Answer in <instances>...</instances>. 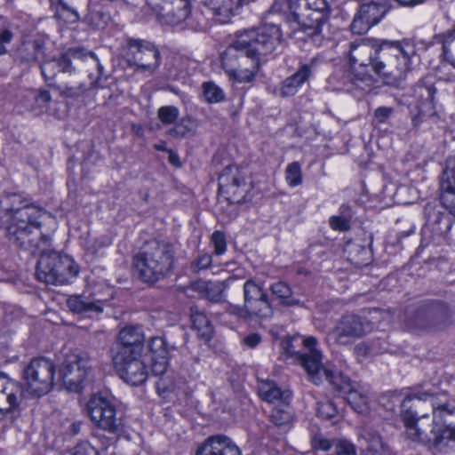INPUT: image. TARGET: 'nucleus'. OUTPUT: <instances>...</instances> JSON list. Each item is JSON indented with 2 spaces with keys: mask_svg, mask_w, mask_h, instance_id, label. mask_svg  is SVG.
Wrapping results in <instances>:
<instances>
[{
  "mask_svg": "<svg viewBox=\"0 0 455 455\" xmlns=\"http://www.w3.org/2000/svg\"><path fill=\"white\" fill-rule=\"evenodd\" d=\"M417 60L416 45L410 40L383 41L376 49L368 44L350 45L351 66H371L374 73L387 85L398 86Z\"/></svg>",
  "mask_w": 455,
  "mask_h": 455,
  "instance_id": "1",
  "label": "nucleus"
},
{
  "mask_svg": "<svg viewBox=\"0 0 455 455\" xmlns=\"http://www.w3.org/2000/svg\"><path fill=\"white\" fill-rule=\"evenodd\" d=\"M0 213H4L7 217V234L10 239L36 247H39V243L29 236L39 231L42 219H52L43 208L16 192H4L0 196Z\"/></svg>",
  "mask_w": 455,
  "mask_h": 455,
  "instance_id": "2",
  "label": "nucleus"
},
{
  "mask_svg": "<svg viewBox=\"0 0 455 455\" xmlns=\"http://www.w3.org/2000/svg\"><path fill=\"white\" fill-rule=\"evenodd\" d=\"M401 417L408 438L429 450H440L448 441H455V427L451 421L444 422L428 415L417 417L410 410L403 411Z\"/></svg>",
  "mask_w": 455,
  "mask_h": 455,
  "instance_id": "3",
  "label": "nucleus"
},
{
  "mask_svg": "<svg viewBox=\"0 0 455 455\" xmlns=\"http://www.w3.org/2000/svg\"><path fill=\"white\" fill-rule=\"evenodd\" d=\"M77 68L85 69L92 85L102 76L103 67L99 59L94 53L83 49H70L59 59L44 61L40 66L41 74L50 86L57 83L54 79L59 72L71 75Z\"/></svg>",
  "mask_w": 455,
  "mask_h": 455,
  "instance_id": "4",
  "label": "nucleus"
},
{
  "mask_svg": "<svg viewBox=\"0 0 455 455\" xmlns=\"http://www.w3.org/2000/svg\"><path fill=\"white\" fill-rule=\"evenodd\" d=\"M292 20L312 38L324 37L330 9L326 0H287Z\"/></svg>",
  "mask_w": 455,
  "mask_h": 455,
  "instance_id": "5",
  "label": "nucleus"
},
{
  "mask_svg": "<svg viewBox=\"0 0 455 455\" xmlns=\"http://www.w3.org/2000/svg\"><path fill=\"white\" fill-rule=\"evenodd\" d=\"M302 343L306 347L309 348V352L299 354L298 360L315 384H319L322 380V376H324L333 387L342 395H346L355 388L347 376L341 372L323 368L321 363L322 355L320 352L315 348L316 344L315 338L308 337L304 339Z\"/></svg>",
  "mask_w": 455,
  "mask_h": 455,
  "instance_id": "6",
  "label": "nucleus"
},
{
  "mask_svg": "<svg viewBox=\"0 0 455 455\" xmlns=\"http://www.w3.org/2000/svg\"><path fill=\"white\" fill-rule=\"evenodd\" d=\"M79 269L73 259L57 251H42L36 265V278L43 283L62 285L71 282Z\"/></svg>",
  "mask_w": 455,
  "mask_h": 455,
  "instance_id": "7",
  "label": "nucleus"
},
{
  "mask_svg": "<svg viewBox=\"0 0 455 455\" xmlns=\"http://www.w3.org/2000/svg\"><path fill=\"white\" fill-rule=\"evenodd\" d=\"M222 67L228 77L237 83H250L259 68V61L252 56L238 38L222 54Z\"/></svg>",
  "mask_w": 455,
  "mask_h": 455,
  "instance_id": "8",
  "label": "nucleus"
},
{
  "mask_svg": "<svg viewBox=\"0 0 455 455\" xmlns=\"http://www.w3.org/2000/svg\"><path fill=\"white\" fill-rule=\"evenodd\" d=\"M451 317V312L445 303L428 302L416 308L413 315L406 320L405 326L413 331L434 333L448 327Z\"/></svg>",
  "mask_w": 455,
  "mask_h": 455,
  "instance_id": "9",
  "label": "nucleus"
},
{
  "mask_svg": "<svg viewBox=\"0 0 455 455\" xmlns=\"http://www.w3.org/2000/svg\"><path fill=\"white\" fill-rule=\"evenodd\" d=\"M173 264L172 245L151 241L144 246V283H154L168 274Z\"/></svg>",
  "mask_w": 455,
  "mask_h": 455,
  "instance_id": "10",
  "label": "nucleus"
},
{
  "mask_svg": "<svg viewBox=\"0 0 455 455\" xmlns=\"http://www.w3.org/2000/svg\"><path fill=\"white\" fill-rule=\"evenodd\" d=\"M54 374L52 361L44 357L32 359L23 370L26 391L34 397L48 394L53 387Z\"/></svg>",
  "mask_w": 455,
  "mask_h": 455,
  "instance_id": "11",
  "label": "nucleus"
},
{
  "mask_svg": "<svg viewBox=\"0 0 455 455\" xmlns=\"http://www.w3.org/2000/svg\"><path fill=\"white\" fill-rule=\"evenodd\" d=\"M92 371L90 356L81 351L68 353L59 370L60 378L65 387L73 392H79Z\"/></svg>",
  "mask_w": 455,
  "mask_h": 455,
  "instance_id": "12",
  "label": "nucleus"
},
{
  "mask_svg": "<svg viewBox=\"0 0 455 455\" xmlns=\"http://www.w3.org/2000/svg\"><path fill=\"white\" fill-rule=\"evenodd\" d=\"M239 44L244 45L259 61V57L271 53L281 38L280 28L266 24L255 29L245 30L238 36Z\"/></svg>",
  "mask_w": 455,
  "mask_h": 455,
  "instance_id": "13",
  "label": "nucleus"
},
{
  "mask_svg": "<svg viewBox=\"0 0 455 455\" xmlns=\"http://www.w3.org/2000/svg\"><path fill=\"white\" fill-rule=\"evenodd\" d=\"M240 315L261 319L273 315L267 294L252 280H247L243 284V307L240 309Z\"/></svg>",
  "mask_w": 455,
  "mask_h": 455,
  "instance_id": "14",
  "label": "nucleus"
},
{
  "mask_svg": "<svg viewBox=\"0 0 455 455\" xmlns=\"http://www.w3.org/2000/svg\"><path fill=\"white\" fill-rule=\"evenodd\" d=\"M86 408L92 421L99 427L109 433H116L118 430L116 411L111 401L102 395H94L90 398Z\"/></svg>",
  "mask_w": 455,
  "mask_h": 455,
  "instance_id": "15",
  "label": "nucleus"
},
{
  "mask_svg": "<svg viewBox=\"0 0 455 455\" xmlns=\"http://www.w3.org/2000/svg\"><path fill=\"white\" fill-rule=\"evenodd\" d=\"M246 172L237 165L226 166L219 177L220 191L226 195L227 199L239 203L247 191Z\"/></svg>",
  "mask_w": 455,
  "mask_h": 455,
  "instance_id": "16",
  "label": "nucleus"
},
{
  "mask_svg": "<svg viewBox=\"0 0 455 455\" xmlns=\"http://www.w3.org/2000/svg\"><path fill=\"white\" fill-rule=\"evenodd\" d=\"M371 329V323L366 319L356 315H346L338 321L333 334L339 344L347 345L364 336Z\"/></svg>",
  "mask_w": 455,
  "mask_h": 455,
  "instance_id": "17",
  "label": "nucleus"
},
{
  "mask_svg": "<svg viewBox=\"0 0 455 455\" xmlns=\"http://www.w3.org/2000/svg\"><path fill=\"white\" fill-rule=\"evenodd\" d=\"M192 0H168L163 1V4L152 6L158 20L168 25H179L190 14Z\"/></svg>",
  "mask_w": 455,
  "mask_h": 455,
  "instance_id": "18",
  "label": "nucleus"
},
{
  "mask_svg": "<svg viewBox=\"0 0 455 455\" xmlns=\"http://www.w3.org/2000/svg\"><path fill=\"white\" fill-rule=\"evenodd\" d=\"M142 355L113 354L112 361L121 378L131 386L142 383Z\"/></svg>",
  "mask_w": 455,
  "mask_h": 455,
  "instance_id": "19",
  "label": "nucleus"
},
{
  "mask_svg": "<svg viewBox=\"0 0 455 455\" xmlns=\"http://www.w3.org/2000/svg\"><path fill=\"white\" fill-rule=\"evenodd\" d=\"M436 88L427 78L419 80L415 87L414 92L418 99L419 114L412 118L414 126H418L421 116H433L435 115V94Z\"/></svg>",
  "mask_w": 455,
  "mask_h": 455,
  "instance_id": "20",
  "label": "nucleus"
},
{
  "mask_svg": "<svg viewBox=\"0 0 455 455\" xmlns=\"http://www.w3.org/2000/svg\"><path fill=\"white\" fill-rule=\"evenodd\" d=\"M386 11L380 4L371 2L362 4L350 25L351 31L358 35L366 33L382 19Z\"/></svg>",
  "mask_w": 455,
  "mask_h": 455,
  "instance_id": "21",
  "label": "nucleus"
},
{
  "mask_svg": "<svg viewBox=\"0 0 455 455\" xmlns=\"http://www.w3.org/2000/svg\"><path fill=\"white\" fill-rule=\"evenodd\" d=\"M196 455H242L239 447L227 435L207 437L196 449Z\"/></svg>",
  "mask_w": 455,
  "mask_h": 455,
  "instance_id": "22",
  "label": "nucleus"
},
{
  "mask_svg": "<svg viewBox=\"0 0 455 455\" xmlns=\"http://www.w3.org/2000/svg\"><path fill=\"white\" fill-rule=\"evenodd\" d=\"M316 64L317 59L313 58L309 62L302 64L294 74L286 77L281 84L280 96L286 98L295 95L299 89L309 81Z\"/></svg>",
  "mask_w": 455,
  "mask_h": 455,
  "instance_id": "23",
  "label": "nucleus"
},
{
  "mask_svg": "<svg viewBox=\"0 0 455 455\" xmlns=\"http://www.w3.org/2000/svg\"><path fill=\"white\" fill-rule=\"evenodd\" d=\"M22 395L23 389L19 382L0 373V411L9 412L17 408Z\"/></svg>",
  "mask_w": 455,
  "mask_h": 455,
  "instance_id": "24",
  "label": "nucleus"
},
{
  "mask_svg": "<svg viewBox=\"0 0 455 455\" xmlns=\"http://www.w3.org/2000/svg\"><path fill=\"white\" fill-rule=\"evenodd\" d=\"M442 204L455 217V156L446 162V168L440 181Z\"/></svg>",
  "mask_w": 455,
  "mask_h": 455,
  "instance_id": "25",
  "label": "nucleus"
},
{
  "mask_svg": "<svg viewBox=\"0 0 455 455\" xmlns=\"http://www.w3.org/2000/svg\"><path fill=\"white\" fill-rule=\"evenodd\" d=\"M413 398L428 402L433 408V418L435 419L448 422L451 421V418L455 417V405L449 403L445 394L418 392L413 395Z\"/></svg>",
  "mask_w": 455,
  "mask_h": 455,
  "instance_id": "26",
  "label": "nucleus"
},
{
  "mask_svg": "<svg viewBox=\"0 0 455 455\" xmlns=\"http://www.w3.org/2000/svg\"><path fill=\"white\" fill-rule=\"evenodd\" d=\"M425 215L427 221L422 228L424 235H432L434 238L444 236L451 228V219L448 214L427 206Z\"/></svg>",
  "mask_w": 455,
  "mask_h": 455,
  "instance_id": "27",
  "label": "nucleus"
},
{
  "mask_svg": "<svg viewBox=\"0 0 455 455\" xmlns=\"http://www.w3.org/2000/svg\"><path fill=\"white\" fill-rule=\"evenodd\" d=\"M78 76L76 70L73 71L71 75H61L59 81L52 84V87H54L61 96L77 98L83 95L87 90L95 88L98 85L99 80L92 85L91 78H89L90 83L86 84L81 81Z\"/></svg>",
  "mask_w": 455,
  "mask_h": 455,
  "instance_id": "28",
  "label": "nucleus"
},
{
  "mask_svg": "<svg viewBox=\"0 0 455 455\" xmlns=\"http://www.w3.org/2000/svg\"><path fill=\"white\" fill-rule=\"evenodd\" d=\"M148 356L151 362L152 372L155 375H162L166 371L169 351L163 337H154L150 339Z\"/></svg>",
  "mask_w": 455,
  "mask_h": 455,
  "instance_id": "29",
  "label": "nucleus"
},
{
  "mask_svg": "<svg viewBox=\"0 0 455 455\" xmlns=\"http://www.w3.org/2000/svg\"><path fill=\"white\" fill-rule=\"evenodd\" d=\"M118 340L122 348L116 354L142 355V331L139 325H127L121 329Z\"/></svg>",
  "mask_w": 455,
  "mask_h": 455,
  "instance_id": "30",
  "label": "nucleus"
},
{
  "mask_svg": "<svg viewBox=\"0 0 455 455\" xmlns=\"http://www.w3.org/2000/svg\"><path fill=\"white\" fill-rule=\"evenodd\" d=\"M44 39L30 37L24 39L16 51V58L22 63H34L44 53Z\"/></svg>",
  "mask_w": 455,
  "mask_h": 455,
  "instance_id": "31",
  "label": "nucleus"
},
{
  "mask_svg": "<svg viewBox=\"0 0 455 455\" xmlns=\"http://www.w3.org/2000/svg\"><path fill=\"white\" fill-rule=\"evenodd\" d=\"M358 442L363 451L371 454L381 453L385 449L382 437L370 424H364L358 429Z\"/></svg>",
  "mask_w": 455,
  "mask_h": 455,
  "instance_id": "32",
  "label": "nucleus"
},
{
  "mask_svg": "<svg viewBox=\"0 0 455 455\" xmlns=\"http://www.w3.org/2000/svg\"><path fill=\"white\" fill-rule=\"evenodd\" d=\"M259 394L264 401L271 403L287 404L291 398L290 391L281 390L272 380L261 381L259 384Z\"/></svg>",
  "mask_w": 455,
  "mask_h": 455,
  "instance_id": "33",
  "label": "nucleus"
},
{
  "mask_svg": "<svg viewBox=\"0 0 455 455\" xmlns=\"http://www.w3.org/2000/svg\"><path fill=\"white\" fill-rule=\"evenodd\" d=\"M243 0H202L203 4L220 17V22H226L243 5Z\"/></svg>",
  "mask_w": 455,
  "mask_h": 455,
  "instance_id": "34",
  "label": "nucleus"
},
{
  "mask_svg": "<svg viewBox=\"0 0 455 455\" xmlns=\"http://www.w3.org/2000/svg\"><path fill=\"white\" fill-rule=\"evenodd\" d=\"M347 260L356 267L366 266L371 259L368 248L355 242H347L344 246Z\"/></svg>",
  "mask_w": 455,
  "mask_h": 455,
  "instance_id": "35",
  "label": "nucleus"
},
{
  "mask_svg": "<svg viewBox=\"0 0 455 455\" xmlns=\"http://www.w3.org/2000/svg\"><path fill=\"white\" fill-rule=\"evenodd\" d=\"M227 285L220 281L197 282L195 283V289L204 293V296L212 302L220 301Z\"/></svg>",
  "mask_w": 455,
  "mask_h": 455,
  "instance_id": "36",
  "label": "nucleus"
},
{
  "mask_svg": "<svg viewBox=\"0 0 455 455\" xmlns=\"http://www.w3.org/2000/svg\"><path fill=\"white\" fill-rule=\"evenodd\" d=\"M191 312L193 328L196 330L201 338L205 340H209L212 337L213 333V328L211 322L204 313L195 310L194 307L191 308Z\"/></svg>",
  "mask_w": 455,
  "mask_h": 455,
  "instance_id": "37",
  "label": "nucleus"
},
{
  "mask_svg": "<svg viewBox=\"0 0 455 455\" xmlns=\"http://www.w3.org/2000/svg\"><path fill=\"white\" fill-rule=\"evenodd\" d=\"M197 122L193 117L187 116L177 122L169 131V134L174 138H187L194 136L197 129Z\"/></svg>",
  "mask_w": 455,
  "mask_h": 455,
  "instance_id": "38",
  "label": "nucleus"
},
{
  "mask_svg": "<svg viewBox=\"0 0 455 455\" xmlns=\"http://www.w3.org/2000/svg\"><path fill=\"white\" fill-rule=\"evenodd\" d=\"M160 61L161 53L157 46L152 43L144 44V73L154 74Z\"/></svg>",
  "mask_w": 455,
  "mask_h": 455,
  "instance_id": "39",
  "label": "nucleus"
},
{
  "mask_svg": "<svg viewBox=\"0 0 455 455\" xmlns=\"http://www.w3.org/2000/svg\"><path fill=\"white\" fill-rule=\"evenodd\" d=\"M270 290L283 306L291 307L299 304V300L292 296L291 288L284 282L273 283Z\"/></svg>",
  "mask_w": 455,
  "mask_h": 455,
  "instance_id": "40",
  "label": "nucleus"
},
{
  "mask_svg": "<svg viewBox=\"0 0 455 455\" xmlns=\"http://www.w3.org/2000/svg\"><path fill=\"white\" fill-rule=\"evenodd\" d=\"M68 308L76 313H101L103 308L99 302L87 301L80 296H73L68 299Z\"/></svg>",
  "mask_w": 455,
  "mask_h": 455,
  "instance_id": "41",
  "label": "nucleus"
},
{
  "mask_svg": "<svg viewBox=\"0 0 455 455\" xmlns=\"http://www.w3.org/2000/svg\"><path fill=\"white\" fill-rule=\"evenodd\" d=\"M436 38L442 43L444 60L455 68V30L440 35Z\"/></svg>",
  "mask_w": 455,
  "mask_h": 455,
  "instance_id": "42",
  "label": "nucleus"
},
{
  "mask_svg": "<svg viewBox=\"0 0 455 455\" xmlns=\"http://www.w3.org/2000/svg\"><path fill=\"white\" fill-rule=\"evenodd\" d=\"M350 208L342 205L340 208V214L330 218L329 223L333 230L347 231L350 228Z\"/></svg>",
  "mask_w": 455,
  "mask_h": 455,
  "instance_id": "43",
  "label": "nucleus"
},
{
  "mask_svg": "<svg viewBox=\"0 0 455 455\" xmlns=\"http://www.w3.org/2000/svg\"><path fill=\"white\" fill-rule=\"evenodd\" d=\"M203 94L209 103H218L225 99L223 90L213 82H204L203 84Z\"/></svg>",
  "mask_w": 455,
  "mask_h": 455,
  "instance_id": "44",
  "label": "nucleus"
},
{
  "mask_svg": "<svg viewBox=\"0 0 455 455\" xmlns=\"http://www.w3.org/2000/svg\"><path fill=\"white\" fill-rule=\"evenodd\" d=\"M346 395L347 403L355 411L358 412H363L367 410L369 398L366 395L354 388Z\"/></svg>",
  "mask_w": 455,
  "mask_h": 455,
  "instance_id": "45",
  "label": "nucleus"
},
{
  "mask_svg": "<svg viewBox=\"0 0 455 455\" xmlns=\"http://www.w3.org/2000/svg\"><path fill=\"white\" fill-rule=\"evenodd\" d=\"M285 180L291 187H296L302 183V171L299 163L293 162L287 165L285 170Z\"/></svg>",
  "mask_w": 455,
  "mask_h": 455,
  "instance_id": "46",
  "label": "nucleus"
},
{
  "mask_svg": "<svg viewBox=\"0 0 455 455\" xmlns=\"http://www.w3.org/2000/svg\"><path fill=\"white\" fill-rule=\"evenodd\" d=\"M310 445L315 451H328L332 447L331 440L326 438L322 433L311 432Z\"/></svg>",
  "mask_w": 455,
  "mask_h": 455,
  "instance_id": "47",
  "label": "nucleus"
},
{
  "mask_svg": "<svg viewBox=\"0 0 455 455\" xmlns=\"http://www.w3.org/2000/svg\"><path fill=\"white\" fill-rule=\"evenodd\" d=\"M158 118L164 124H173L179 117L180 111L174 106H164L157 111Z\"/></svg>",
  "mask_w": 455,
  "mask_h": 455,
  "instance_id": "48",
  "label": "nucleus"
},
{
  "mask_svg": "<svg viewBox=\"0 0 455 455\" xmlns=\"http://www.w3.org/2000/svg\"><path fill=\"white\" fill-rule=\"evenodd\" d=\"M211 241L214 247V252L216 255H222L227 251V240L226 235L221 231H214L211 236Z\"/></svg>",
  "mask_w": 455,
  "mask_h": 455,
  "instance_id": "49",
  "label": "nucleus"
},
{
  "mask_svg": "<svg viewBox=\"0 0 455 455\" xmlns=\"http://www.w3.org/2000/svg\"><path fill=\"white\" fill-rule=\"evenodd\" d=\"M316 412L323 419H331L337 414V408L332 402H319L317 403Z\"/></svg>",
  "mask_w": 455,
  "mask_h": 455,
  "instance_id": "50",
  "label": "nucleus"
},
{
  "mask_svg": "<svg viewBox=\"0 0 455 455\" xmlns=\"http://www.w3.org/2000/svg\"><path fill=\"white\" fill-rule=\"evenodd\" d=\"M72 455H102L94 446L89 442L84 441L78 443L72 451Z\"/></svg>",
  "mask_w": 455,
  "mask_h": 455,
  "instance_id": "51",
  "label": "nucleus"
},
{
  "mask_svg": "<svg viewBox=\"0 0 455 455\" xmlns=\"http://www.w3.org/2000/svg\"><path fill=\"white\" fill-rule=\"evenodd\" d=\"M212 256L207 253L199 255L192 263L190 269L194 273L208 268L212 265Z\"/></svg>",
  "mask_w": 455,
  "mask_h": 455,
  "instance_id": "52",
  "label": "nucleus"
},
{
  "mask_svg": "<svg viewBox=\"0 0 455 455\" xmlns=\"http://www.w3.org/2000/svg\"><path fill=\"white\" fill-rule=\"evenodd\" d=\"M334 446L335 455H356L355 447L350 442L340 440Z\"/></svg>",
  "mask_w": 455,
  "mask_h": 455,
  "instance_id": "53",
  "label": "nucleus"
},
{
  "mask_svg": "<svg viewBox=\"0 0 455 455\" xmlns=\"http://www.w3.org/2000/svg\"><path fill=\"white\" fill-rule=\"evenodd\" d=\"M13 38V33L8 28H0V55L6 52L5 44H9Z\"/></svg>",
  "mask_w": 455,
  "mask_h": 455,
  "instance_id": "54",
  "label": "nucleus"
},
{
  "mask_svg": "<svg viewBox=\"0 0 455 455\" xmlns=\"http://www.w3.org/2000/svg\"><path fill=\"white\" fill-rule=\"evenodd\" d=\"M394 109L387 107H379L375 109L374 116L379 123H385L393 114Z\"/></svg>",
  "mask_w": 455,
  "mask_h": 455,
  "instance_id": "55",
  "label": "nucleus"
},
{
  "mask_svg": "<svg viewBox=\"0 0 455 455\" xmlns=\"http://www.w3.org/2000/svg\"><path fill=\"white\" fill-rule=\"evenodd\" d=\"M271 419L275 425L281 426L289 421L290 414L280 410H275L272 412Z\"/></svg>",
  "mask_w": 455,
  "mask_h": 455,
  "instance_id": "56",
  "label": "nucleus"
},
{
  "mask_svg": "<svg viewBox=\"0 0 455 455\" xmlns=\"http://www.w3.org/2000/svg\"><path fill=\"white\" fill-rule=\"evenodd\" d=\"M295 339H296V338H294V337L293 338L287 337V338H284L283 339H282V341H281L282 349L288 356H293V355H297L294 346H293V341Z\"/></svg>",
  "mask_w": 455,
  "mask_h": 455,
  "instance_id": "57",
  "label": "nucleus"
},
{
  "mask_svg": "<svg viewBox=\"0 0 455 455\" xmlns=\"http://www.w3.org/2000/svg\"><path fill=\"white\" fill-rule=\"evenodd\" d=\"M260 341L261 337L258 333H251L243 339V343L251 348H254L255 347H257L260 343Z\"/></svg>",
  "mask_w": 455,
  "mask_h": 455,
  "instance_id": "58",
  "label": "nucleus"
},
{
  "mask_svg": "<svg viewBox=\"0 0 455 455\" xmlns=\"http://www.w3.org/2000/svg\"><path fill=\"white\" fill-rule=\"evenodd\" d=\"M168 152V160H169V163L175 166V167H180L181 166V162L180 160V157L172 149L170 150H167Z\"/></svg>",
  "mask_w": 455,
  "mask_h": 455,
  "instance_id": "59",
  "label": "nucleus"
},
{
  "mask_svg": "<svg viewBox=\"0 0 455 455\" xmlns=\"http://www.w3.org/2000/svg\"><path fill=\"white\" fill-rule=\"evenodd\" d=\"M34 98L41 103H48L51 100V94L47 91H41L37 95H35Z\"/></svg>",
  "mask_w": 455,
  "mask_h": 455,
  "instance_id": "60",
  "label": "nucleus"
},
{
  "mask_svg": "<svg viewBox=\"0 0 455 455\" xmlns=\"http://www.w3.org/2000/svg\"><path fill=\"white\" fill-rule=\"evenodd\" d=\"M71 430L74 435H77L80 432V424L79 423H73L71 425Z\"/></svg>",
  "mask_w": 455,
  "mask_h": 455,
  "instance_id": "61",
  "label": "nucleus"
},
{
  "mask_svg": "<svg viewBox=\"0 0 455 455\" xmlns=\"http://www.w3.org/2000/svg\"><path fill=\"white\" fill-rule=\"evenodd\" d=\"M155 148L159 151H167L168 149L165 147V142H161L159 144H155Z\"/></svg>",
  "mask_w": 455,
  "mask_h": 455,
  "instance_id": "62",
  "label": "nucleus"
},
{
  "mask_svg": "<svg viewBox=\"0 0 455 455\" xmlns=\"http://www.w3.org/2000/svg\"><path fill=\"white\" fill-rule=\"evenodd\" d=\"M50 241V236L47 235H41V242L44 243V244H47Z\"/></svg>",
  "mask_w": 455,
  "mask_h": 455,
  "instance_id": "63",
  "label": "nucleus"
},
{
  "mask_svg": "<svg viewBox=\"0 0 455 455\" xmlns=\"http://www.w3.org/2000/svg\"><path fill=\"white\" fill-rule=\"evenodd\" d=\"M140 261H142V258L138 254L135 255L134 262H135L136 267H139Z\"/></svg>",
  "mask_w": 455,
  "mask_h": 455,
  "instance_id": "64",
  "label": "nucleus"
}]
</instances>
